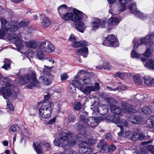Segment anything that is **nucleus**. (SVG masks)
Here are the masks:
<instances>
[{
    "label": "nucleus",
    "instance_id": "nucleus-1",
    "mask_svg": "<svg viewBox=\"0 0 154 154\" xmlns=\"http://www.w3.org/2000/svg\"><path fill=\"white\" fill-rule=\"evenodd\" d=\"M29 23V22L25 21H21L19 23L18 25L10 23L5 27H2L0 30V37H3L6 36L7 39L14 43L18 48H21L23 47V42L21 40V35L20 33L17 35L13 33L18 29L19 26H25Z\"/></svg>",
    "mask_w": 154,
    "mask_h": 154
},
{
    "label": "nucleus",
    "instance_id": "nucleus-2",
    "mask_svg": "<svg viewBox=\"0 0 154 154\" xmlns=\"http://www.w3.org/2000/svg\"><path fill=\"white\" fill-rule=\"evenodd\" d=\"M77 129L79 133L76 137V139L80 141L79 144L80 153L88 154L92 151V149L90 147V144L91 143L92 140L89 138L85 134V128L83 126L80 122L77 125Z\"/></svg>",
    "mask_w": 154,
    "mask_h": 154
},
{
    "label": "nucleus",
    "instance_id": "nucleus-3",
    "mask_svg": "<svg viewBox=\"0 0 154 154\" xmlns=\"http://www.w3.org/2000/svg\"><path fill=\"white\" fill-rule=\"evenodd\" d=\"M135 98L138 102L137 106L134 107L126 101H123L121 103L122 107L126 112H135L138 111L140 107L139 104H146L151 100L150 97L147 95L143 96L138 94L136 95Z\"/></svg>",
    "mask_w": 154,
    "mask_h": 154
},
{
    "label": "nucleus",
    "instance_id": "nucleus-4",
    "mask_svg": "<svg viewBox=\"0 0 154 154\" xmlns=\"http://www.w3.org/2000/svg\"><path fill=\"white\" fill-rule=\"evenodd\" d=\"M72 135L71 132H63L60 134L59 139L54 140V144L58 146L61 143L64 148L68 146H72L75 145L76 142V141L73 139Z\"/></svg>",
    "mask_w": 154,
    "mask_h": 154
},
{
    "label": "nucleus",
    "instance_id": "nucleus-5",
    "mask_svg": "<svg viewBox=\"0 0 154 154\" xmlns=\"http://www.w3.org/2000/svg\"><path fill=\"white\" fill-rule=\"evenodd\" d=\"M35 76V72H31L28 74L22 76L21 77L18 78L15 81L17 84L22 85L29 83L26 85V87L30 89H32L38 84Z\"/></svg>",
    "mask_w": 154,
    "mask_h": 154
},
{
    "label": "nucleus",
    "instance_id": "nucleus-6",
    "mask_svg": "<svg viewBox=\"0 0 154 154\" xmlns=\"http://www.w3.org/2000/svg\"><path fill=\"white\" fill-rule=\"evenodd\" d=\"M53 106V103H52L44 102L39 110V116L44 119L50 118Z\"/></svg>",
    "mask_w": 154,
    "mask_h": 154
},
{
    "label": "nucleus",
    "instance_id": "nucleus-7",
    "mask_svg": "<svg viewBox=\"0 0 154 154\" xmlns=\"http://www.w3.org/2000/svg\"><path fill=\"white\" fill-rule=\"evenodd\" d=\"M73 12L74 14L71 12L65 14L61 17L62 19L66 21L71 20L73 22L78 21L81 17L82 12L76 10H74Z\"/></svg>",
    "mask_w": 154,
    "mask_h": 154
},
{
    "label": "nucleus",
    "instance_id": "nucleus-8",
    "mask_svg": "<svg viewBox=\"0 0 154 154\" xmlns=\"http://www.w3.org/2000/svg\"><path fill=\"white\" fill-rule=\"evenodd\" d=\"M2 84L5 86L0 89V92L2 93L3 97L6 99L7 97H10L12 93L11 90L9 88L11 86V85L9 82L5 81L3 82Z\"/></svg>",
    "mask_w": 154,
    "mask_h": 154
},
{
    "label": "nucleus",
    "instance_id": "nucleus-9",
    "mask_svg": "<svg viewBox=\"0 0 154 154\" xmlns=\"http://www.w3.org/2000/svg\"><path fill=\"white\" fill-rule=\"evenodd\" d=\"M92 114L96 117H100L106 114L108 111V107L106 105H103L100 107H96L92 109Z\"/></svg>",
    "mask_w": 154,
    "mask_h": 154
},
{
    "label": "nucleus",
    "instance_id": "nucleus-10",
    "mask_svg": "<svg viewBox=\"0 0 154 154\" xmlns=\"http://www.w3.org/2000/svg\"><path fill=\"white\" fill-rule=\"evenodd\" d=\"M91 82V80L89 77L85 76L79 81L76 80H72L70 86H74L78 89L79 87L86 85L90 84Z\"/></svg>",
    "mask_w": 154,
    "mask_h": 154
},
{
    "label": "nucleus",
    "instance_id": "nucleus-11",
    "mask_svg": "<svg viewBox=\"0 0 154 154\" xmlns=\"http://www.w3.org/2000/svg\"><path fill=\"white\" fill-rule=\"evenodd\" d=\"M100 88L99 85L98 83H95V86H87L85 87H83L82 86L78 87V89L83 92L84 94L87 95L90 94L92 91H97Z\"/></svg>",
    "mask_w": 154,
    "mask_h": 154
},
{
    "label": "nucleus",
    "instance_id": "nucleus-12",
    "mask_svg": "<svg viewBox=\"0 0 154 154\" xmlns=\"http://www.w3.org/2000/svg\"><path fill=\"white\" fill-rule=\"evenodd\" d=\"M103 44L106 46H112L114 47H116L119 45L117 38L112 35H108L103 43Z\"/></svg>",
    "mask_w": 154,
    "mask_h": 154
},
{
    "label": "nucleus",
    "instance_id": "nucleus-13",
    "mask_svg": "<svg viewBox=\"0 0 154 154\" xmlns=\"http://www.w3.org/2000/svg\"><path fill=\"white\" fill-rule=\"evenodd\" d=\"M112 122L115 124H119L121 125H117V126L120 128V131L118 133L119 136H122L123 134V126L127 127L128 125V123L125 120L123 119H120L114 118L112 120Z\"/></svg>",
    "mask_w": 154,
    "mask_h": 154
},
{
    "label": "nucleus",
    "instance_id": "nucleus-14",
    "mask_svg": "<svg viewBox=\"0 0 154 154\" xmlns=\"http://www.w3.org/2000/svg\"><path fill=\"white\" fill-rule=\"evenodd\" d=\"M141 44L148 43L151 47L154 46V33H152L140 39Z\"/></svg>",
    "mask_w": 154,
    "mask_h": 154
},
{
    "label": "nucleus",
    "instance_id": "nucleus-15",
    "mask_svg": "<svg viewBox=\"0 0 154 154\" xmlns=\"http://www.w3.org/2000/svg\"><path fill=\"white\" fill-rule=\"evenodd\" d=\"M40 45L43 51L47 53H50L54 51V46L48 41L43 42Z\"/></svg>",
    "mask_w": 154,
    "mask_h": 154
},
{
    "label": "nucleus",
    "instance_id": "nucleus-16",
    "mask_svg": "<svg viewBox=\"0 0 154 154\" xmlns=\"http://www.w3.org/2000/svg\"><path fill=\"white\" fill-rule=\"evenodd\" d=\"M83 14L82 12L81 17L78 21L74 22V24L72 23L71 26L76 29L79 31L81 32H83L86 28V26L84 23L81 21L83 17Z\"/></svg>",
    "mask_w": 154,
    "mask_h": 154
},
{
    "label": "nucleus",
    "instance_id": "nucleus-17",
    "mask_svg": "<svg viewBox=\"0 0 154 154\" xmlns=\"http://www.w3.org/2000/svg\"><path fill=\"white\" fill-rule=\"evenodd\" d=\"M85 122L91 128H94L98 124V120L94 117H90L85 119Z\"/></svg>",
    "mask_w": 154,
    "mask_h": 154
},
{
    "label": "nucleus",
    "instance_id": "nucleus-18",
    "mask_svg": "<svg viewBox=\"0 0 154 154\" xmlns=\"http://www.w3.org/2000/svg\"><path fill=\"white\" fill-rule=\"evenodd\" d=\"M110 109L112 112L115 115V116L113 117L112 119L114 118L119 119H119V117H117L118 115H121L122 114V110L120 108L115 105H113L110 106Z\"/></svg>",
    "mask_w": 154,
    "mask_h": 154
},
{
    "label": "nucleus",
    "instance_id": "nucleus-19",
    "mask_svg": "<svg viewBox=\"0 0 154 154\" xmlns=\"http://www.w3.org/2000/svg\"><path fill=\"white\" fill-rule=\"evenodd\" d=\"M116 0H107L108 2L110 4H112L114 3ZM121 3V4L119 8L120 12L122 11L126 10L125 4L127 2V0H118Z\"/></svg>",
    "mask_w": 154,
    "mask_h": 154
},
{
    "label": "nucleus",
    "instance_id": "nucleus-20",
    "mask_svg": "<svg viewBox=\"0 0 154 154\" xmlns=\"http://www.w3.org/2000/svg\"><path fill=\"white\" fill-rule=\"evenodd\" d=\"M97 146L99 148V151L102 152H104L107 148V145L105 141L103 140H100Z\"/></svg>",
    "mask_w": 154,
    "mask_h": 154
},
{
    "label": "nucleus",
    "instance_id": "nucleus-21",
    "mask_svg": "<svg viewBox=\"0 0 154 154\" xmlns=\"http://www.w3.org/2000/svg\"><path fill=\"white\" fill-rule=\"evenodd\" d=\"M88 54V48L87 47H85L79 48L77 50V55H81L84 57H87Z\"/></svg>",
    "mask_w": 154,
    "mask_h": 154
},
{
    "label": "nucleus",
    "instance_id": "nucleus-22",
    "mask_svg": "<svg viewBox=\"0 0 154 154\" xmlns=\"http://www.w3.org/2000/svg\"><path fill=\"white\" fill-rule=\"evenodd\" d=\"M44 51H43L42 48L39 45L37 48L36 58L40 60L43 59L44 57Z\"/></svg>",
    "mask_w": 154,
    "mask_h": 154
},
{
    "label": "nucleus",
    "instance_id": "nucleus-23",
    "mask_svg": "<svg viewBox=\"0 0 154 154\" xmlns=\"http://www.w3.org/2000/svg\"><path fill=\"white\" fill-rule=\"evenodd\" d=\"M39 82L41 84L45 85H49L52 82V80L51 79H48L44 76L40 77L39 78Z\"/></svg>",
    "mask_w": 154,
    "mask_h": 154
},
{
    "label": "nucleus",
    "instance_id": "nucleus-24",
    "mask_svg": "<svg viewBox=\"0 0 154 154\" xmlns=\"http://www.w3.org/2000/svg\"><path fill=\"white\" fill-rule=\"evenodd\" d=\"M144 83L145 85L149 86H152L154 84V79L149 76L144 77Z\"/></svg>",
    "mask_w": 154,
    "mask_h": 154
},
{
    "label": "nucleus",
    "instance_id": "nucleus-25",
    "mask_svg": "<svg viewBox=\"0 0 154 154\" xmlns=\"http://www.w3.org/2000/svg\"><path fill=\"white\" fill-rule=\"evenodd\" d=\"M25 44L27 47L35 49L37 46L36 42L33 40L25 42Z\"/></svg>",
    "mask_w": 154,
    "mask_h": 154
},
{
    "label": "nucleus",
    "instance_id": "nucleus-26",
    "mask_svg": "<svg viewBox=\"0 0 154 154\" xmlns=\"http://www.w3.org/2000/svg\"><path fill=\"white\" fill-rule=\"evenodd\" d=\"M67 8V6L65 4L62 5L58 8V13L61 17L65 14Z\"/></svg>",
    "mask_w": 154,
    "mask_h": 154
},
{
    "label": "nucleus",
    "instance_id": "nucleus-27",
    "mask_svg": "<svg viewBox=\"0 0 154 154\" xmlns=\"http://www.w3.org/2000/svg\"><path fill=\"white\" fill-rule=\"evenodd\" d=\"M143 55L140 54H137L135 50L134 49L131 52V57L132 58H136L137 59L141 58V60L143 62H145L146 59L145 57H142Z\"/></svg>",
    "mask_w": 154,
    "mask_h": 154
},
{
    "label": "nucleus",
    "instance_id": "nucleus-28",
    "mask_svg": "<svg viewBox=\"0 0 154 154\" xmlns=\"http://www.w3.org/2000/svg\"><path fill=\"white\" fill-rule=\"evenodd\" d=\"M119 19L116 17H112L109 19L108 24L110 25H118L120 22Z\"/></svg>",
    "mask_w": 154,
    "mask_h": 154
},
{
    "label": "nucleus",
    "instance_id": "nucleus-29",
    "mask_svg": "<svg viewBox=\"0 0 154 154\" xmlns=\"http://www.w3.org/2000/svg\"><path fill=\"white\" fill-rule=\"evenodd\" d=\"M144 64L148 68L154 69V61L151 59L148 60L145 64Z\"/></svg>",
    "mask_w": 154,
    "mask_h": 154
},
{
    "label": "nucleus",
    "instance_id": "nucleus-30",
    "mask_svg": "<svg viewBox=\"0 0 154 154\" xmlns=\"http://www.w3.org/2000/svg\"><path fill=\"white\" fill-rule=\"evenodd\" d=\"M141 120V119L140 117L135 115L132 116L130 119V121L131 122L136 124H139Z\"/></svg>",
    "mask_w": 154,
    "mask_h": 154
},
{
    "label": "nucleus",
    "instance_id": "nucleus-31",
    "mask_svg": "<svg viewBox=\"0 0 154 154\" xmlns=\"http://www.w3.org/2000/svg\"><path fill=\"white\" fill-rule=\"evenodd\" d=\"M141 110L143 113L147 115L151 114L152 111V108L147 106L142 108Z\"/></svg>",
    "mask_w": 154,
    "mask_h": 154
},
{
    "label": "nucleus",
    "instance_id": "nucleus-32",
    "mask_svg": "<svg viewBox=\"0 0 154 154\" xmlns=\"http://www.w3.org/2000/svg\"><path fill=\"white\" fill-rule=\"evenodd\" d=\"M53 66H47L46 65L44 66L45 68L43 69V72L44 74L47 76H49L51 75V68Z\"/></svg>",
    "mask_w": 154,
    "mask_h": 154
},
{
    "label": "nucleus",
    "instance_id": "nucleus-33",
    "mask_svg": "<svg viewBox=\"0 0 154 154\" xmlns=\"http://www.w3.org/2000/svg\"><path fill=\"white\" fill-rule=\"evenodd\" d=\"M42 26L44 28H46L48 26L51 24L50 21L47 17H44L41 22Z\"/></svg>",
    "mask_w": 154,
    "mask_h": 154
},
{
    "label": "nucleus",
    "instance_id": "nucleus-34",
    "mask_svg": "<svg viewBox=\"0 0 154 154\" xmlns=\"http://www.w3.org/2000/svg\"><path fill=\"white\" fill-rule=\"evenodd\" d=\"M4 64L2 67V68L8 70L10 68V63L11 62L9 60L5 59L4 61Z\"/></svg>",
    "mask_w": 154,
    "mask_h": 154
},
{
    "label": "nucleus",
    "instance_id": "nucleus-35",
    "mask_svg": "<svg viewBox=\"0 0 154 154\" xmlns=\"http://www.w3.org/2000/svg\"><path fill=\"white\" fill-rule=\"evenodd\" d=\"M147 122L149 123L148 127L150 128H154V116H151L147 120Z\"/></svg>",
    "mask_w": 154,
    "mask_h": 154
},
{
    "label": "nucleus",
    "instance_id": "nucleus-36",
    "mask_svg": "<svg viewBox=\"0 0 154 154\" xmlns=\"http://www.w3.org/2000/svg\"><path fill=\"white\" fill-rule=\"evenodd\" d=\"M153 47H151L148 48L145 53L143 54L144 56L149 57L152 54L153 51Z\"/></svg>",
    "mask_w": 154,
    "mask_h": 154
},
{
    "label": "nucleus",
    "instance_id": "nucleus-37",
    "mask_svg": "<svg viewBox=\"0 0 154 154\" xmlns=\"http://www.w3.org/2000/svg\"><path fill=\"white\" fill-rule=\"evenodd\" d=\"M33 146L35 150L36 151L37 154H41L42 153L41 146L40 144H38L36 147L35 143H33Z\"/></svg>",
    "mask_w": 154,
    "mask_h": 154
},
{
    "label": "nucleus",
    "instance_id": "nucleus-38",
    "mask_svg": "<svg viewBox=\"0 0 154 154\" xmlns=\"http://www.w3.org/2000/svg\"><path fill=\"white\" fill-rule=\"evenodd\" d=\"M134 79L135 83L137 85H140L142 84V81L139 75H134Z\"/></svg>",
    "mask_w": 154,
    "mask_h": 154
},
{
    "label": "nucleus",
    "instance_id": "nucleus-39",
    "mask_svg": "<svg viewBox=\"0 0 154 154\" xmlns=\"http://www.w3.org/2000/svg\"><path fill=\"white\" fill-rule=\"evenodd\" d=\"M106 100L110 106L112 105H115L114 104L117 103L116 100L112 98L107 97L106 98Z\"/></svg>",
    "mask_w": 154,
    "mask_h": 154
},
{
    "label": "nucleus",
    "instance_id": "nucleus-40",
    "mask_svg": "<svg viewBox=\"0 0 154 154\" xmlns=\"http://www.w3.org/2000/svg\"><path fill=\"white\" fill-rule=\"evenodd\" d=\"M100 21L98 19L93 22L92 24V27L94 30L97 29L99 27Z\"/></svg>",
    "mask_w": 154,
    "mask_h": 154
},
{
    "label": "nucleus",
    "instance_id": "nucleus-41",
    "mask_svg": "<svg viewBox=\"0 0 154 154\" xmlns=\"http://www.w3.org/2000/svg\"><path fill=\"white\" fill-rule=\"evenodd\" d=\"M24 54L28 58H32L34 56V52H32V51L30 50L27 51L25 52Z\"/></svg>",
    "mask_w": 154,
    "mask_h": 154
},
{
    "label": "nucleus",
    "instance_id": "nucleus-42",
    "mask_svg": "<svg viewBox=\"0 0 154 154\" xmlns=\"http://www.w3.org/2000/svg\"><path fill=\"white\" fill-rule=\"evenodd\" d=\"M129 9L131 12V13L132 14L133 11V12H136L137 10V8L136 6V4L135 3H134L131 4L129 7Z\"/></svg>",
    "mask_w": 154,
    "mask_h": 154
},
{
    "label": "nucleus",
    "instance_id": "nucleus-43",
    "mask_svg": "<svg viewBox=\"0 0 154 154\" xmlns=\"http://www.w3.org/2000/svg\"><path fill=\"white\" fill-rule=\"evenodd\" d=\"M19 127L15 124L11 125L9 130L12 132H15L18 131L19 130Z\"/></svg>",
    "mask_w": 154,
    "mask_h": 154
},
{
    "label": "nucleus",
    "instance_id": "nucleus-44",
    "mask_svg": "<svg viewBox=\"0 0 154 154\" xmlns=\"http://www.w3.org/2000/svg\"><path fill=\"white\" fill-rule=\"evenodd\" d=\"M132 14L142 19L145 16L144 14L139 11H136L135 12L133 11Z\"/></svg>",
    "mask_w": 154,
    "mask_h": 154
},
{
    "label": "nucleus",
    "instance_id": "nucleus-45",
    "mask_svg": "<svg viewBox=\"0 0 154 154\" xmlns=\"http://www.w3.org/2000/svg\"><path fill=\"white\" fill-rule=\"evenodd\" d=\"M47 63H48V64L50 65H52L54 63V60H53L51 57H49L45 58L44 59Z\"/></svg>",
    "mask_w": 154,
    "mask_h": 154
},
{
    "label": "nucleus",
    "instance_id": "nucleus-46",
    "mask_svg": "<svg viewBox=\"0 0 154 154\" xmlns=\"http://www.w3.org/2000/svg\"><path fill=\"white\" fill-rule=\"evenodd\" d=\"M138 136L139 135L137 132H134L133 135L131 137V139L133 140L134 141H137L139 140Z\"/></svg>",
    "mask_w": 154,
    "mask_h": 154
},
{
    "label": "nucleus",
    "instance_id": "nucleus-47",
    "mask_svg": "<svg viewBox=\"0 0 154 154\" xmlns=\"http://www.w3.org/2000/svg\"><path fill=\"white\" fill-rule=\"evenodd\" d=\"M6 103L8 109L11 111H13L14 110V108L11 103L8 100L6 101Z\"/></svg>",
    "mask_w": 154,
    "mask_h": 154
},
{
    "label": "nucleus",
    "instance_id": "nucleus-48",
    "mask_svg": "<svg viewBox=\"0 0 154 154\" xmlns=\"http://www.w3.org/2000/svg\"><path fill=\"white\" fill-rule=\"evenodd\" d=\"M132 135L131 132L130 131H125L124 133V136L126 138H130Z\"/></svg>",
    "mask_w": 154,
    "mask_h": 154
},
{
    "label": "nucleus",
    "instance_id": "nucleus-49",
    "mask_svg": "<svg viewBox=\"0 0 154 154\" xmlns=\"http://www.w3.org/2000/svg\"><path fill=\"white\" fill-rule=\"evenodd\" d=\"M80 42H75L73 41L72 44V46L74 48L79 47H80Z\"/></svg>",
    "mask_w": 154,
    "mask_h": 154
},
{
    "label": "nucleus",
    "instance_id": "nucleus-50",
    "mask_svg": "<svg viewBox=\"0 0 154 154\" xmlns=\"http://www.w3.org/2000/svg\"><path fill=\"white\" fill-rule=\"evenodd\" d=\"M125 75V73L120 72L116 73L114 75L115 76L121 78H123Z\"/></svg>",
    "mask_w": 154,
    "mask_h": 154
},
{
    "label": "nucleus",
    "instance_id": "nucleus-51",
    "mask_svg": "<svg viewBox=\"0 0 154 154\" xmlns=\"http://www.w3.org/2000/svg\"><path fill=\"white\" fill-rule=\"evenodd\" d=\"M116 149V147L115 146L113 145H111L109 146L108 147L109 152L110 153L112 152Z\"/></svg>",
    "mask_w": 154,
    "mask_h": 154
},
{
    "label": "nucleus",
    "instance_id": "nucleus-52",
    "mask_svg": "<svg viewBox=\"0 0 154 154\" xmlns=\"http://www.w3.org/2000/svg\"><path fill=\"white\" fill-rule=\"evenodd\" d=\"M100 24L101 27L103 28L106 27V22L104 20H101L100 21L99 24Z\"/></svg>",
    "mask_w": 154,
    "mask_h": 154
},
{
    "label": "nucleus",
    "instance_id": "nucleus-53",
    "mask_svg": "<svg viewBox=\"0 0 154 154\" xmlns=\"http://www.w3.org/2000/svg\"><path fill=\"white\" fill-rule=\"evenodd\" d=\"M102 64L104 69H108L109 68L108 63L107 62H104Z\"/></svg>",
    "mask_w": 154,
    "mask_h": 154
},
{
    "label": "nucleus",
    "instance_id": "nucleus-54",
    "mask_svg": "<svg viewBox=\"0 0 154 154\" xmlns=\"http://www.w3.org/2000/svg\"><path fill=\"white\" fill-rule=\"evenodd\" d=\"M81 107V104L80 103L78 102L75 105L74 109L76 110H79L80 109Z\"/></svg>",
    "mask_w": 154,
    "mask_h": 154
},
{
    "label": "nucleus",
    "instance_id": "nucleus-55",
    "mask_svg": "<svg viewBox=\"0 0 154 154\" xmlns=\"http://www.w3.org/2000/svg\"><path fill=\"white\" fill-rule=\"evenodd\" d=\"M70 88L69 89V91L70 93H73L75 92L76 88L74 86H70Z\"/></svg>",
    "mask_w": 154,
    "mask_h": 154
},
{
    "label": "nucleus",
    "instance_id": "nucleus-56",
    "mask_svg": "<svg viewBox=\"0 0 154 154\" xmlns=\"http://www.w3.org/2000/svg\"><path fill=\"white\" fill-rule=\"evenodd\" d=\"M106 88L108 89L109 91H116V90H119V89H120L121 88H120L119 87H117L115 88H113L111 87H109V86H107Z\"/></svg>",
    "mask_w": 154,
    "mask_h": 154
},
{
    "label": "nucleus",
    "instance_id": "nucleus-57",
    "mask_svg": "<svg viewBox=\"0 0 154 154\" xmlns=\"http://www.w3.org/2000/svg\"><path fill=\"white\" fill-rule=\"evenodd\" d=\"M61 80L62 81L65 80L67 78L68 76L66 74H63L60 76Z\"/></svg>",
    "mask_w": 154,
    "mask_h": 154
},
{
    "label": "nucleus",
    "instance_id": "nucleus-58",
    "mask_svg": "<svg viewBox=\"0 0 154 154\" xmlns=\"http://www.w3.org/2000/svg\"><path fill=\"white\" fill-rule=\"evenodd\" d=\"M75 117L74 115L69 116L68 117V121L69 122H72L75 119Z\"/></svg>",
    "mask_w": 154,
    "mask_h": 154
},
{
    "label": "nucleus",
    "instance_id": "nucleus-59",
    "mask_svg": "<svg viewBox=\"0 0 154 154\" xmlns=\"http://www.w3.org/2000/svg\"><path fill=\"white\" fill-rule=\"evenodd\" d=\"M139 139L142 140L143 139H146V137L144 135L143 133H141L138 134Z\"/></svg>",
    "mask_w": 154,
    "mask_h": 154
},
{
    "label": "nucleus",
    "instance_id": "nucleus-60",
    "mask_svg": "<svg viewBox=\"0 0 154 154\" xmlns=\"http://www.w3.org/2000/svg\"><path fill=\"white\" fill-rule=\"evenodd\" d=\"M81 46H86L87 45L88 43L85 41H80Z\"/></svg>",
    "mask_w": 154,
    "mask_h": 154
},
{
    "label": "nucleus",
    "instance_id": "nucleus-61",
    "mask_svg": "<svg viewBox=\"0 0 154 154\" xmlns=\"http://www.w3.org/2000/svg\"><path fill=\"white\" fill-rule=\"evenodd\" d=\"M112 136L110 134H107L105 136V138L106 139L109 140L112 139Z\"/></svg>",
    "mask_w": 154,
    "mask_h": 154
},
{
    "label": "nucleus",
    "instance_id": "nucleus-62",
    "mask_svg": "<svg viewBox=\"0 0 154 154\" xmlns=\"http://www.w3.org/2000/svg\"><path fill=\"white\" fill-rule=\"evenodd\" d=\"M85 73V71L83 70H80L79 72V73H78L75 76V78L76 79H78L80 76L79 74L83 73Z\"/></svg>",
    "mask_w": 154,
    "mask_h": 154
},
{
    "label": "nucleus",
    "instance_id": "nucleus-63",
    "mask_svg": "<svg viewBox=\"0 0 154 154\" xmlns=\"http://www.w3.org/2000/svg\"><path fill=\"white\" fill-rule=\"evenodd\" d=\"M148 148L150 150L152 154H154V146L150 145L149 147Z\"/></svg>",
    "mask_w": 154,
    "mask_h": 154
},
{
    "label": "nucleus",
    "instance_id": "nucleus-64",
    "mask_svg": "<svg viewBox=\"0 0 154 154\" xmlns=\"http://www.w3.org/2000/svg\"><path fill=\"white\" fill-rule=\"evenodd\" d=\"M50 98V95L48 93L46 95L44 96V99L45 100V102H47L46 101H47Z\"/></svg>",
    "mask_w": 154,
    "mask_h": 154
}]
</instances>
